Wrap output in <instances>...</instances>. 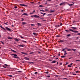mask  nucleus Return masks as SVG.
Returning <instances> with one entry per match:
<instances>
[{
  "mask_svg": "<svg viewBox=\"0 0 80 80\" xmlns=\"http://www.w3.org/2000/svg\"><path fill=\"white\" fill-rule=\"evenodd\" d=\"M14 8H17V6H15L14 7Z\"/></svg>",
  "mask_w": 80,
  "mask_h": 80,
  "instance_id": "ea45409f",
  "label": "nucleus"
},
{
  "mask_svg": "<svg viewBox=\"0 0 80 80\" xmlns=\"http://www.w3.org/2000/svg\"><path fill=\"white\" fill-rule=\"evenodd\" d=\"M60 42H63V40H60Z\"/></svg>",
  "mask_w": 80,
  "mask_h": 80,
  "instance_id": "72a5a7b5",
  "label": "nucleus"
},
{
  "mask_svg": "<svg viewBox=\"0 0 80 80\" xmlns=\"http://www.w3.org/2000/svg\"><path fill=\"white\" fill-rule=\"evenodd\" d=\"M68 5H69V6H72V5H73V4H68Z\"/></svg>",
  "mask_w": 80,
  "mask_h": 80,
  "instance_id": "7c9ffc66",
  "label": "nucleus"
},
{
  "mask_svg": "<svg viewBox=\"0 0 80 80\" xmlns=\"http://www.w3.org/2000/svg\"><path fill=\"white\" fill-rule=\"evenodd\" d=\"M69 31H70V32H73V30H72V29H69Z\"/></svg>",
  "mask_w": 80,
  "mask_h": 80,
  "instance_id": "aec40b11",
  "label": "nucleus"
},
{
  "mask_svg": "<svg viewBox=\"0 0 80 80\" xmlns=\"http://www.w3.org/2000/svg\"><path fill=\"white\" fill-rule=\"evenodd\" d=\"M11 55H12V56L14 55L13 57L15 58H19V57H17V54H11Z\"/></svg>",
  "mask_w": 80,
  "mask_h": 80,
  "instance_id": "f257e3e1",
  "label": "nucleus"
},
{
  "mask_svg": "<svg viewBox=\"0 0 80 80\" xmlns=\"http://www.w3.org/2000/svg\"><path fill=\"white\" fill-rule=\"evenodd\" d=\"M34 17H35V18H39V16H38V15H33V16Z\"/></svg>",
  "mask_w": 80,
  "mask_h": 80,
  "instance_id": "20e7f679",
  "label": "nucleus"
},
{
  "mask_svg": "<svg viewBox=\"0 0 80 80\" xmlns=\"http://www.w3.org/2000/svg\"><path fill=\"white\" fill-rule=\"evenodd\" d=\"M5 28L7 30H8V31L9 32H12V30L10 29V28L7 27H6Z\"/></svg>",
  "mask_w": 80,
  "mask_h": 80,
  "instance_id": "f03ea898",
  "label": "nucleus"
},
{
  "mask_svg": "<svg viewBox=\"0 0 80 80\" xmlns=\"http://www.w3.org/2000/svg\"><path fill=\"white\" fill-rule=\"evenodd\" d=\"M24 59H25V60H29V58L25 57H24Z\"/></svg>",
  "mask_w": 80,
  "mask_h": 80,
  "instance_id": "1a4fd4ad",
  "label": "nucleus"
},
{
  "mask_svg": "<svg viewBox=\"0 0 80 80\" xmlns=\"http://www.w3.org/2000/svg\"><path fill=\"white\" fill-rule=\"evenodd\" d=\"M40 18V19H43V18Z\"/></svg>",
  "mask_w": 80,
  "mask_h": 80,
  "instance_id": "a18cd8bd",
  "label": "nucleus"
},
{
  "mask_svg": "<svg viewBox=\"0 0 80 80\" xmlns=\"http://www.w3.org/2000/svg\"><path fill=\"white\" fill-rule=\"evenodd\" d=\"M67 37H70V34H68L67 35Z\"/></svg>",
  "mask_w": 80,
  "mask_h": 80,
  "instance_id": "cd10ccee",
  "label": "nucleus"
},
{
  "mask_svg": "<svg viewBox=\"0 0 80 80\" xmlns=\"http://www.w3.org/2000/svg\"><path fill=\"white\" fill-rule=\"evenodd\" d=\"M57 62V61H55V60H54L53 61H52L51 62V63H56Z\"/></svg>",
  "mask_w": 80,
  "mask_h": 80,
  "instance_id": "9b49d317",
  "label": "nucleus"
},
{
  "mask_svg": "<svg viewBox=\"0 0 80 80\" xmlns=\"http://www.w3.org/2000/svg\"><path fill=\"white\" fill-rule=\"evenodd\" d=\"M8 39H12V38L10 37H8Z\"/></svg>",
  "mask_w": 80,
  "mask_h": 80,
  "instance_id": "5701e85b",
  "label": "nucleus"
},
{
  "mask_svg": "<svg viewBox=\"0 0 80 80\" xmlns=\"http://www.w3.org/2000/svg\"><path fill=\"white\" fill-rule=\"evenodd\" d=\"M0 27H1L2 28V29H3V30H5V31H6V29H5V28H3V27H2V26H0Z\"/></svg>",
  "mask_w": 80,
  "mask_h": 80,
  "instance_id": "ddd939ff",
  "label": "nucleus"
},
{
  "mask_svg": "<svg viewBox=\"0 0 80 80\" xmlns=\"http://www.w3.org/2000/svg\"><path fill=\"white\" fill-rule=\"evenodd\" d=\"M21 19V20H20L21 21H23V20H24V19H23V18Z\"/></svg>",
  "mask_w": 80,
  "mask_h": 80,
  "instance_id": "bb28decb",
  "label": "nucleus"
},
{
  "mask_svg": "<svg viewBox=\"0 0 80 80\" xmlns=\"http://www.w3.org/2000/svg\"><path fill=\"white\" fill-rule=\"evenodd\" d=\"M18 72H19V73H21V72H22V71H18Z\"/></svg>",
  "mask_w": 80,
  "mask_h": 80,
  "instance_id": "f704fd0d",
  "label": "nucleus"
},
{
  "mask_svg": "<svg viewBox=\"0 0 80 80\" xmlns=\"http://www.w3.org/2000/svg\"><path fill=\"white\" fill-rule=\"evenodd\" d=\"M65 32H69V31L67 30H65Z\"/></svg>",
  "mask_w": 80,
  "mask_h": 80,
  "instance_id": "8fccbe9b",
  "label": "nucleus"
},
{
  "mask_svg": "<svg viewBox=\"0 0 80 80\" xmlns=\"http://www.w3.org/2000/svg\"><path fill=\"white\" fill-rule=\"evenodd\" d=\"M64 4H65V3H64V2H62V3H61L59 4V5H60V6L63 5H64Z\"/></svg>",
  "mask_w": 80,
  "mask_h": 80,
  "instance_id": "4468645a",
  "label": "nucleus"
},
{
  "mask_svg": "<svg viewBox=\"0 0 80 80\" xmlns=\"http://www.w3.org/2000/svg\"><path fill=\"white\" fill-rule=\"evenodd\" d=\"M33 53V52H31L30 53H29V54H32Z\"/></svg>",
  "mask_w": 80,
  "mask_h": 80,
  "instance_id": "e433bc0d",
  "label": "nucleus"
},
{
  "mask_svg": "<svg viewBox=\"0 0 80 80\" xmlns=\"http://www.w3.org/2000/svg\"><path fill=\"white\" fill-rule=\"evenodd\" d=\"M1 43H2V45H4V42H2V41H0Z\"/></svg>",
  "mask_w": 80,
  "mask_h": 80,
  "instance_id": "393cba45",
  "label": "nucleus"
},
{
  "mask_svg": "<svg viewBox=\"0 0 80 80\" xmlns=\"http://www.w3.org/2000/svg\"><path fill=\"white\" fill-rule=\"evenodd\" d=\"M65 50V49L62 48V51H64Z\"/></svg>",
  "mask_w": 80,
  "mask_h": 80,
  "instance_id": "37998d69",
  "label": "nucleus"
},
{
  "mask_svg": "<svg viewBox=\"0 0 80 80\" xmlns=\"http://www.w3.org/2000/svg\"><path fill=\"white\" fill-rule=\"evenodd\" d=\"M25 46H23V45H18V47H23Z\"/></svg>",
  "mask_w": 80,
  "mask_h": 80,
  "instance_id": "6e6552de",
  "label": "nucleus"
},
{
  "mask_svg": "<svg viewBox=\"0 0 80 80\" xmlns=\"http://www.w3.org/2000/svg\"><path fill=\"white\" fill-rule=\"evenodd\" d=\"M39 7H43V6L42 5H40L39 6Z\"/></svg>",
  "mask_w": 80,
  "mask_h": 80,
  "instance_id": "2f4dec72",
  "label": "nucleus"
},
{
  "mask_svg": "<svg viewBox=\"0 0 80 80\" xmlns=\"http://www.w3.org/2000/svg\"><path fill=\"white\" fill-rule=\"evenodd\" d=\"M8 77H13V76L11 75H8Z\"/></svg>",
  "mask_w": 80,
  "mask_h": 80,
  "instance_id": "c85d7f7f",
  "label": "nucleus"
},
{
  "mask_svg": "<svg viewBox=\"0 0 80 80\" xmlns=\"http://www.w3.org/2000/svg\"><path fill=\"white\" fill-rule=\"evenodd\" d=\"M22 15H27V16L28 15V14L26 13H24L22 14Z\"/></svg>",
  "mask_w": 80,
  "mask_h": 80,
  "instance_id": "6ab92c4d",
  "label": "nucleus"
},
{
  "mask_svg": "<svg viewBox=\"0 0 80 80\" xmlns=\"http://www.w3.org/2000/svg\"><path fill=\"white\" fill-rule=\"evenodd\" d=\"M78 61H79V60H76V62H78Z\"/></svg>",
  "mask_w": 80,
  "mask_h": 80,
  "instance_id": "69168bd1",
  "label": "nucleus"
},
{
  "mask_svg": "<svg viewBox=\"0 0 80 80\" xmlns=\"http://www.w3.org/2000/svg\"><path fill=\"white\" fill-rule=\"evenodd\" d=\"M68 67H71V66H70V65H68Z\"/></svg>",
  "mask_w": 80,
  "mask_h": 80,
  "instance_id": "de8ad7c7",
  "label": "nucleus"
},
{
  "mask_svg": "<svg viewBox=\"0 0 80 80\" xmlns=\"http://www.w3.org/2000/svg\"><path fill=\"white\" fill-rule=\"evenodd\" d=\"M71 28H72V29H77V28L74 27H71Z\"/></svg>",
  "mask_w": 80,
  "mask_h": 80,
  "instance_id": "f3484780",
  "label": "nucleus"
},
{
  "mask_svg": "<svg viewBox=\"0 0 80 80\" xmlns=\"http://www.w3.org/2000/svg\"><path fill=\"white\" fill-rule=\"evenodd\" d=\"M14 40H15V41H19V39H17V38H15L14 39Z\"/></svg>",
  "mask_w": 80,
  "mask_h": 80,
  "instance_id": "dca6fc26",
  "label": "nucleus"
},
{
  "mask_svg": "<svg viewBox=\"0 0 80 80\" xmlns=\"http://www.w3.org/2000/svg\"><path fill=\"white\" fill-rule=\"evenodd\" d=\"M76 73H79V71H76Z\"/></svg>",
  "mask_w": 80,
  "mask_h": 80,
  "instance_id": "a19ab883",
  "label": "nucleus"
},
{
  "mask_svg": "<svg viewBox=\"0 0 80 80\" xmlns=\"http://www.w3.org/2000/svg\"><path fill=\"white\" fill-rule=\"evenodd\" d=\"M46 15V13H44L43 14V17L44 16V15Z\"/></svg>",
  "mask_w": 80,
  "mask_h": 80,
  "instance_id": "58836bf2",
  "label": "nucleus"
},
{
  "mask_svg": "<svg viewBox=\"0 0 80 80\" xmlns=\"http://www.w3.org/2000/svg\"><path fill=\"white\" fill-rule=\"evenodd\" d=\"M78 35H80V33H78Z\"/></svg>",
  "mask_w": 80,
  "mask_h": 80,
  "instance_id": "13d9d810",
  "label": "nucleus"
},
{
  "mask_svg": "<svg viewBox=\"0 0 80 80\" xmlns=\"http://www.w3.org/2000/svg\"><path fill=\"white\" fill-rule=\"evenodd\" d=\"M66 64H65V65H67L68 64V63L66 62Z\"/></svg>",
  "mask_w": 80,
  "mask_h": 80,
  "instance_id": "3c124183",
  "label": "nucleus"
},
{
  "mask_svg": "<svg viewBox=\"0 0 80 80\" xmlns=\"http://www.w3.org/2000/svg\"><path fill=\"white\" fill-rule=\"evenodd\" d=\"M25 24H27V23L26 22H22V25H25Z\"/></svg>",
  "mask_w": 80,
  "mask_h": 80,
  "instance_id": "f8f14e48",
  "label": "nucleus"
},
{
  "mask_svg": "<svg viewBox=\"0 0 80 80\" xmlns=\"http://www.w3.org/2000/svg\"><path fill=\"white\" fill-rule=\"evenodd\" d=\"M57 37H60V36H58V35H57L56 36Z\"/></svg>",
  "mask_w": 80,
  "mask_h": 80,
  "instance_id": "4d7b16f0",
  "label": "nucleus"
},
{
  "mask_svg": "<svg viewBox=\"0 0 80 80\" xmlns=\"http://www.w3.org/2000/svg\"><path fill=\"white\" fill-rule=\"evenodd\" d=\"M45 21H46V20H42V22H45Z\"/></svg>",
  "mask_w": 80,
  "mask_h": 80,
  "instance_id": "603ef678",
  "label": "nucleus"
},
{
  "mask_svg": "<svg viewBox=\"0 0 80 80\" xmlns=\"http://www.w3.org/2000/svg\"><path fill=\"white\" fill-rule=\"evenodd\" d=\"M78 37H77V38H76V40H77L78 39Z\"/></svg>",
  "mask_w": 80,
  "mask_h": 80,
  "instance_id": "774afa93",
  "label": "nucleus"
},
{
  "mask_svg": "<svg viewBox=\"0 0 80 80\" xmlns=\"http://www.w3.org/2000/svg\"><path fill=\"white\" fill-rule=\"evenodd\" d=\"M47 77L48 78H49L50 77V75H48V76H47Z\"/></svg>",
  "mask_w": 80,
  "mask_h": 80,
  "instance_id": "473e14b6",
  "label": "nucleus"
},
{
  "mask_svg": "<svg viewBox=\"0 0 80 80\" xmlns=\"http://www.w3.org/2000/svg\"><path fill=\"white\" fill-rule=\"evenodd\" d=\"M31 3H34V2H31Z\"/></svg>",
  "mask_w": 80,
  "mask_h": 80,
  "instance_id": "bf43d9fd",
  "label": "nucleus"
},
{
  "mask_svg": "<svg viewBox=\"0 0 80 80\" xmlns=\"http://www.w3.org/2000/svg\"><path fill=\"white\" fill-rule=\"evenodd\" d=\"M40 11H42V12H45V11H44L43 10V9L40 10Z\"/></svg>",
  "mask_w": 80,
  "mask_h": 80,
  "instance_id": "c9c22d12",
  "label": "nucleus"
},
{
  "mask_svg": "<svg viewBox=\"0 0 80 80\" xmlns=\"http://www.w3.org/2000/svg\"><path fill=\"white\" fill-rule=\"evenodd\" d=\"M37 25L38 26H42V24H40V23H39L38 22H37Z\"/></svg>",
  "mask_w": 80,
  "mask_h": 80,
  "instance_id": "7ed1b4c3",
  "label": "nucleus"
},
{
  "mask_svg": "<svg viewBox=\"0 0 80 80\" xmlns=\"http://www.w3.org/2000/svg\"><path fill=\"white\" fill-rule=\"evenodd\" d=\"M21 12H23V10H21Z\"/></svg>",
  "mask_w": 80,
  "mask_h": 80,
  "instance_id": "680f3d73",
  "label": "nucleus"
},
{
  "mask_svg": "<svg viewBox=\"0 0 80 80\" xmlns=\"http://www.w3.org/2000/svg\"><path fill=\"white\" fill-rule=\"evenodd\" d=\"M45 73H46L48 74V72L47 71Z\"/></svg>",
  "mask_w": 80,
  "mask_h": 80,
  "instance_id": "09e8293b",
  "label": "nucleus"
},
{
  "mask_svg": "<svg viewBox=\"0 0 80 80\" xmlns=\"http://www.w3.org/2000/svg\"><path fill=\"white\" fill-rule=\"evenodd\" d=\"M55 27H56V28H57V27H59V25H56L55 26Z\"/></svg>",
  "mask_w": 80,
  "mask_h": 80,
  "instance_id": "c756f323",
  "label": "nucleus"
},
{
  "mask_svg": "<svg viewBox=\"0 0 80 80\" xmlns=\"http://www.w3.org/2000/svg\"><path fill=\"white\" fill-rule=\"evenodd\" d=\"M20 37L21 38H23V37H22L21 36H20Z\"/></svg>",
  "mask_w": 80,
  "mask_h": 80,
  "instance_id": "79ce46f5",
  "label": "nucleus"
},
{
  "mask_svg": "<svg viewBox=\"0 0 80 80\" xmlns=\"http://www.w3.org/2000/svg\"><path fill=\"white\" fill-rule=\"evenodd\" d=\"M72 50H73V52H76V49H72Z\"/></svg>",
  "mask_w": 80,
  "mask_h": 80,
  "instance_id": "4be33fe9",
  "label": "nucleus"
},
{
  "mask_svg": "<svg viewBox=\"0 0 80 80\" xmlns=\"http://www.w3.org/2000/svg\"><path fill=\"white\" fill-rule=\"evenodd\" d=\"M22 42H24V43H27V41H24V40H22Z\"/></svg>",
  "mask_w": 80,
  "mask_h": 80,
  "instance_id": "412c9836",
  "label": "nucleus"
},
{
  "mask_svg": "<svg viewBox=\"0 0 80 80\" xmlns=\"http://www.w3.org/2000/svg\"><path fill=\"white\" fill-rule=\"evenodd\" d=\"M67 53H64V55H67Z\"/></svg>",
  "mask_w": 80,
  "mask_h": 80,
  "instance_id": "e2e57ef3",
  "label": "nucleus"
},
{
  "mask_svg": "<svg viewBox=\"0 0 80 80\" xmlns=\"http://www.w3.org/2000/svg\"><path fill=\"white\" fill-rule=\"evenodd\" d=\"M45 11H46V12L48 11V9H45Z\"/></svg>",
  "mask_w": 80,
  "mask_h": 80,
  "instance_id": "5fc2aeb1",
  "label": "nucleus"
},
{
  "mask_svg": "<svg viewBox=\"0 0 80 80\" xmlns=\"http://www.w3.org/2000/svg\"><path fill=\"white\" fill-rule=\"evenodd\" d=\"M74 33H78V31H73V32Z\"/></svg>",
  "mask_w": 80,
  "mask_h": 80,
  "instance_id": "a211bd4d",
  "label": "nucleus"
},
{
  "mask_svg": "<svg viewBox=\"0 0 80 80\" xmlns=\"http://www.w3.org/2000/svg\"><path fill=\"white\" fill-rule=\"evenodd\" d=\"M33 12H32V13H31V12H30V14H33Z\"/></svg>",
  "mask_w": 80,
  "mask_h": 80,
  "instance_id": "864d4df0",
  "label": "nucleus"
},
{
  "mask_svg": "<svg viewBox=\"0 0 80 80\" xmlns=\"http://www.w3.org/2000/svg\"><path fill=\"white\" fill-rule=\"evenodd\" d=\"M60 65H62V63H60Z\"/></svg>",
  "mask_w": 80,
  "mask_h": 80,
  "instance_id": "6e6d98bb",
  "label": "nucleus"
},
{
  "mask_svg": "<svg viewBox=\"0 0 80 80\" xmlns=\"http://www.w3.org/2000/svg\"><path fill=\"white\" fill-rule=\"evenodd\" d=\"M31 26H35V24H31Z\"/></svg>",
  "mask_w": 80,
  "mask_h": 80,
  "instance_id": "4c0bfd02",
  "label": "nucleus"
},
{
  "mask_svg": "<svg viewBox=\"0 0 80 80\" xmlns=\"http://www.w3.org/2000/svg\"><path fill=\"white\" fill-rule=\"evenodd\" d=\"M65 56H62L61 57V58H65Z\"/></svg>",
  "mask_w": 80,
  "mask_h": 80,
  "instance_id": "a878e982",
  "label": "nucleus"
},
{
  "mask_svg": "<svg viewBox=\"0 0 80 80\" xmlns=\"http://www.w3.org/2000/svg\"><path fill=\"white\" fill-rule=\"evenodd\" d=\"M65 79H67V78H63V80H65Z\"/></svg>",
  "mask_w": 80,
  "mask_h": 80,
  "instance_id": "338daca9",
  "label": "nucleus"
},
{
  "mask_svg": "<svg viewBox=\"0 0 80 80\" xmlns=\"http://www.w3.org/2000/svg\"><path fill=\"white\" fill-rule=\"evenodd\" d=\"M65 49H66L67 50V51H71V50H72V49H71L65 48Z\"/></svg>",
  "mask_w": 80,
  "mask_h": 80,
  "instance_id": "39448f33",
  "label": "nucleus"
},
{
  "mask_svg": "<svg viewBox=\"0 0 80 80\" xmlns=\"http://www.w3.org/2000/svg\"><path fill=\"white\" fill-rule=\"evenodd\" d=\"M55 12L54 10H50L49 11L50 13H53V12Z\"/></svg>",
  "mask_w": 80,
  "mask_h": 80,
  "instance_id": "2eb2a0df",
  "label": "nucleus"
},
{
  "mask_svg": "<svg viewBox=\"0 0 80 80\" xmlns=\"http://www.w3.org/2000/svg\"><path fill=\"white\" fill-rule=\"evenodd\" d=\"M35 11L34 10L33 11V12H32L33 13H35Z\"/></svg>",
  "mask_w": 80,
  "mask_h": 80,
  "instance_id": "c03bdc74",
  "label": "nucleus"
},
{
  "mask_svg": "<svg viewBox=\"0 0 80 80\" xmlns=\"http://www.w3.org/2000/svg\"><path fill=\"white\" fill-rule=\"evenodd\" d=\"M11 50L12 52L17 53V52L16 51H14V50H13V49H11Z\"/></svg>",
  "mask_w": 80,
  "mask_h": 80,
  "instance_id": "9d476101",
  "label": "nucleus"
},
{
  "mask_svg": "<svg viewBox=\"0 0 80 80\" xmlns=\"http://www.w3.org/2000/svg\"><path fill=\"white\" fill-rule=\"evenodd\" d=\"M34 73L35 74H37V72H35Z\"/></svg>",
  "mask_w": 80,
  "mask_h": 80,
  "instance_id": "052dcab7",
  "label": "nucleus"
},
{
  "mask_svg": "<svg viewBox=\"0 0 80 80\" xmlns=\"http://www.w3.org/2000/svg\"><path fill=\"white\" fill-rule=\"evenodd\" d=\"M33 34L34 35H37V34L35 32H33Z\"/></svg>",
  "mask_w": 80,
  "mask_h": 80,
  "instance_id": "b1692460",
  "label": "nucleus"
},
{
  "mask_svg": "<svg viewBox=\"0 0 80 80\" xmlns=\"http://www.w3.org/2000/svg\"><path fill=\"white\" fill-rule=\"evenodd\" d=\"M5 25H8V24L7 23H4Z\"/></svg>",
  "mask_w": 80,
  "mask_h": 80,
  "instance_id": "0e129e2a",
  "label": "nucleus"
},
{
  "mask_svg": "<svg viewBox=\"0 0 80 80\" xmlns=\"http://www.w3.org/2000/svg\"><path fill=\"white\" fill-rule=\"evenodd\" d=\"M21 53H22V54H23V55H28L27 53H25L24 52H21Z\"/></svg>",
  "mask_w": 80,
  "mask_h": 80,
  "instance_id": "0eeeda50",
  "label": "nucleus"
},
{
  "mask_svg": "<svg viewBox=\"0 0 80 80\" xmlns=\"http://www.w3.org/2000/svg\"><path fill=\"white\" fill-rule=\"evenodd\" d=\"M33 62H28V63H30L31 64V63H32Z\"/></svg>",
  "mask_w": 80,
  "mask_h": 80,
  "instance_id": "49530a36",
  "label": "nucleus"
},
{
  "mask_svg": "<svg viewBox=\"0 0 80 80\" xmlns=\"http://www.w3.org/2000/svg\"><path fill=\"white\" fill-rule=\"evenodd\" d=\"M20 5H21V6H24V7H27V5L24 4H20Z\"/></svg>",
  "mask_w": 80,
  "mask_h": 80,
  "instance_id": "423d86ee",
  "label": "nucleus"
}]
</instances>
